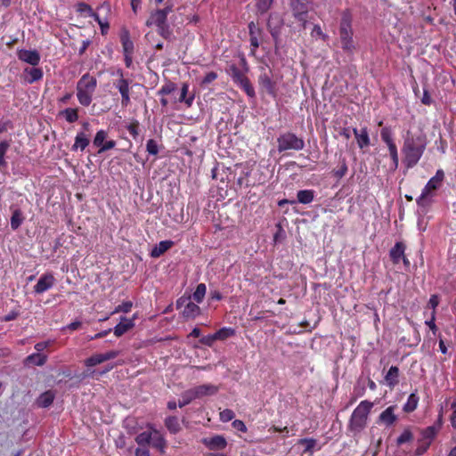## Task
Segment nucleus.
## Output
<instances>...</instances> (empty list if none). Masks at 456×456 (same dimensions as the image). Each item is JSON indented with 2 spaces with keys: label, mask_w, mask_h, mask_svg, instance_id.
<instances>
[{
  "label": "nucleus",
  "mask_w": 456,
  "mask_h": 456,
  "mask_svg": "<svg viewBox=\"0 0 456 456\" xmlns=\"http://www.w3.org/2000/svg\"><path fill=\"white\" fill-rule=\"evenodd\" d=\"M440 186V184L436 183L432 178H430L423 188L421 194L416 200L417 204L419 206H424L426 199L429 196H433V192L436 191Z\"/></svg>",
  "instance_id": "nucleus-18"
},
{
  "label": "nucleus",
  "mask_w": 456,
  "mask_h": 456,
  "mask_svg": "<svg viewBox=\"0 0 456 456\" xmlns=\"http://www.w3.org/2000/svg\"><path fill=\"white\" fill-rule=\"evenodd\" d=\"M60 116H62L68 123H75L78 120V109L77 108H67L60 111Z\"/></svg>",
  "instance_id": "nucleus-35"
},
{
  "label": "nucleus",
  "mask_w": 456,
  "mask_h": 456,
  "mask_svg": "<svg viewBox=\"0 0 456 456\" xmlns=\"http://www.w3.org/2000/svg\"><path fill=\"white\" fill-rule=\"evenodd\" d=\"M47 359H48V357L46 354H43L40 353H34V354L28 355L24 359V364L26 366H31V365L43 366L47 362Z\"/></svg>",
  "instance_id": "nucleus-24"
},
{
  "label": "nucleus",
  "mask_w": 456,
  "mask_h": 456,
  "mask_svg": "<svg viewBox=\"0 0 456 456\" xmlns=\"http://www.w3.org/2000/svg\"><path fill=\"white\" fill-rule=\"evenodd\" d=\"M234 335V330L232 328L224 327L215 332L216 340H225L226 338Z\"/></svg>",
  "instance_id": "nucleus-44"
},
{
  "label": "nucleus",
  "mask_w": 456,
  "mask_h": 456,
  "mask_svg": "<svg viewBox=\"0 0 456 456\" xmlns=\"http://www.w3.org/2000/svg\"><path fill=\"white\" fill-rule=\"evenodd\" d=\"M107 136H108V134L105 130H99L94 138V141H93L94 145L95 147L102 148Z\"/></svg>",
  "instance_id": "nucleus-50"
},
{
  "label": "nucleus",
  "mask_w": 456,
  "mask_h": 456,
  "mask_svg": "<svg viewBox=\"0 0 456 456\" xmlns=\"http://www.w3.org/2000/svg\"><path fill=\"white\" fill-rule=\"evenodd\" d=\"M305 148V141L292 132L281 134L277 138V150L279 152L287 151H301Z\"/></svg>",
  "instance_id": "nucleus-7"
},
{
  "label": "nucleus",
  "mask_w": 456,
  "mask_h": 456,
  "mask_svg": "<svg viewBox=\"0 0 456 456\" xmlns=\"http://www.w3.org/2000/svg\"><path fill=\"white\" fill-rule=\"evenodd\" d=\"M201 443L210 451L224 450L227 446V441L222 435L204 437L201 439Z\"/></svg>",
  "instance_id": "nucleus-14"
},
{
  "label": "nucleus",
  "mask_w": 456,
  "mask_h": 456,
  "mask_svg": "<svg viewBox=\"0 0 456 456\" xmlns=\"http://www.w3.org/2000/svg\"><path fill=\"white\" fill-rule=\"evenodd\" d=\"M452 408L453 410L452 414L451 416V423L453 428H456V401L452 403Z\"/></svg>",
  "instance_id": "nucleus-64"
},
{
  "label": "nucleus",
  "mask_w": 456,
  "mask_h": 456,
  "mask_svg": "<svg viewBox=\"0 0 456 456\" xmlns=\"http://www.w3.org/2000/svg\"><path fill=\"white\" fill-rule=\"evenodd\" d=\"M24 216L22 211L20 208H16L12 211L11 216V228L13 231H16L23 223Z\"/></svg>",
  "instance_id": "nucleus-37"
},
{
  "label": "nucleus",
  "mask_w": 456,
  "mask_h": 456,
  "mask_svg": "<svg viewBox=\"0 0 456 456\" xmlns=\"http://www.w3.org/2000/svg\"><path fill=\"white\" fill-rule=\"evenodd\" d=\"M248 28L251 46L250 54L255 56L256 50L260 45V37L262 36L263 30L254 21H250L248 25Z\"/></svg>",
  "instance_id": "nucleus-13"
},
{
  "label": "nucleus",
  "mask_w": 456,
  "mask_h": 456,
  "mask_svg": "<svg viewBox=\"0 0 456 456\" xmlns=\"http://www.w3.org/2000/svg\"><path fill=\"white\" fill-rule=\"evenodd\" d=\"M373 405V403L363 400L354 410L347 428L354 436L360 434L366 428L368 417Z\"/></svg>",
  "instance_id": "nucleus-2"
},
{
  "label": "nucleus",
  "mask_w": 456,
  "mask_h": 456,
  "mask_svg": "<svg viewBox=\"0 0 456 456\" xmlns=\"http://www.w3.org/2000/svg\"><path fill=\"white\" fill-rule=\"evenodd\" d=\"M396 408V405H391L384 410L378 417L377 423L387 427L393 426L397 420V416L395 414Z\"/></svg>",
  "instance_id": "nucleus-16"
},
{
  "label": "nucleus",
  "mask_w": 456,
  "mask_h": 456,
  "mask_svg": "<svg viewBox=\"0 0 456 456\" xmlns=\"http://www.w3.org/2000/svg\"><path fill=\"white\" fill-rule=\"evenodd\" d=\"M353 17L349 10H345L341 14L339 23V40L341 48L348 54H353L355 50V43L353 38L354 31L352 28Z\"/></svg>",
  "instance_id": "nucleus-4"
},
{
  "label": "nucleus",
  "mask_w": 456,
  "mask_h": 456,
  "mask_svg": "<svg viewBox=\"0 0 456 456\" xmlns=\"http://www.w3.org/2000/svg\"><path fill=\"white\" fill-rule=\"evenodd\" d=\"M173 11L172 5H166L163 9H157L151 12L145 25L155 26L158 34L164 39H169L172 36V29L167 23V15Z\"/></svg>",
  "instance_id": "nucleus-3"
},
{
  "label": "nucleus",
  "mask_w": 456,
  "mask_h": 456,
  "mask_svg": "<svg viewBox=\"0 0 456 456\" xmlns=\"http://www.w3.org/2000/svg\"><path fill=\"white\" fill-rule=\"evenodd\" d=\"M196 399L206 395H213L218 392V387L212 384H204L191 388Z\"/></svg>",
  "instance_id": "nucleus-20"
},
{
  "label": "nucleus",
  "mask_w": 456,
  "mask_h": 456,
  "mask_svg": "<svg viewBox=\"0 0 456 456\" xmlns=\"http://www.w3.org/2000/svg\"><path fill=\"white\" fill-rule=\"evenodd\" d=\"M133 307V302L132 301H125L122 304L118 305L115 307L112 314H118V313H129Z\"/></svg>",
  "instance_id": "nucleus-52"
},
{
  "label": "nucleus",
  "mask_w": 456,
  "mask_h": 456,
  "mask_svg": "<svg viewBox=\"0 0 456 456\" xmlns=\"http://www.w3.org/2000/svg\"><path fill=\"white\" fill-rule=\"evenodd\" d=\"M380 137L383 142L387 146L389 156L392 160L391 169L396 170L399 166V156L397 146L393 138V132L391 127L384 126L380 131Z\"/></svg>",
  "instance_id": "nucleus-8"
},
{
  "label": "nucleus",
  "mask_w": 456,
  "mask_h": 456,
  "mask_svg": "<svg viewBox=\"0 0 456 456\" xmlns=\"http://www.w3.org/2000/svg\"><path fill=\"white\" fill-rule=\"evenodd\" d=\"M116 146V142L113 140L106 141L102 148L99 149L98 152L102 153L104 151H107L110 149H113Z\"/></svg>",
  "instance_id": "nucleus-63"
},
{
  "label": "nucleus",
  "mask_w": 456,
  "mask_h": 456,
  "mask_svg": "<svg viewBox=\"0 0 456 456\" xmlns=\"http://www.w3.org/2000/svg\"><path fill=\"white\" fill-rule=\"evenodd\" d=\"M273 0H256V9L261 14L265 13L273 5Z\"/></svg>",
  "instance_id": "nucleus-46"
},
{
  "label": "nucleus",
  "mask_w": 456,
  "mask_h": 456,
  "mask_svg": "<svg viewBox=\"0 0 456 456\" xmlns=\"http://www.w3.org/2000/svg\"><path fill=\"white\" fill-rule=\"evenodd\" d=\"M200 308L198 305L189 300L185 305V307L183 311V317L187 319H194L196 316L200 315Z\"/></svg>",
  "instance_id": "nucleus-31"
},
{
  "label": "nucleus",
  "mask_w": 456,
  "mask_h": 456,
  "mask_svg": "<svg viewBox=\"0 0 456 456\" xmlns=\"http://www.w3.org/2000/svg\"><path fill=\"white\" fill-rule=\"evenodd\" d=\"M181 400H179L178 406L180 408L186 406L187 404L191 403L193 400L196 399L194 396V394L191 389L186 390L182 394Z\"/></svg>",
  "instance_id": "nucleus-43"
},
{
  "label": "nucleus",
  "mask_w": 456,
  "mask_h": 456,
  "mask_svg": "<svg viewBox=\"0 0 456 456\" xmlns=\"http://www.w3.org/2000/svg\"><path fill=\"white\" fill-rule=\"evenodd\" d=\"M97 87V79L89 73L84 74L77 83V98L78 102L85 107L91 104L93 95Z\"/></svg>",
  "instance_id": "nucleus-5"
},
{
  "label": "nucleus",
  "mask_w": 456,
  "mask_h": 456,
  "mask_svg": "<svg viewBox=\"0 0 456 456\" xmlns=\"http://www.w3.org/2000/svg\"><path fill=\"white\" fill-rule=\"evenodd\" d=\"M174 245V241L172 240H161L159 244H157L151 251V256L153 258H158L162 256L165 252H167L169 248Z\"/></svg>",
  "instance_id": "nucleus-29"
},
{
  "label": "nucleus",
  "mask_w": 456,
  "mask_h": 456,
  "mask_svg": "<svg viewBox=\"0 0 456 456\" xmlns=\"http://www.w3.org/2000/svg\"><path fill=\"white\" fill-rule=\"evenodd\" d=\"M339 164V167L332 171L333 176L338 180L343 178L348 171L346 160L345 158L340 160Z\"/></svg>",
  "instance_id": "nucleus-41"
},
{
  "label": "nucleus",
  "mask_w": 456,
  "mask_h": 456,
  "mask_svg": "<svg viewBox=\"0 0 456 456\" xmlns=\"http://www.w3.org/2000/svg\"><path fill=\"white\" fill-rule=\"evenodd\" d=\"M126 129L133 137V139L136 140L139 136L140 133V123L137 119H133L127 126Z\"/></svg>",
  "instance_id": "nucleus-45"
},
{
  "label": "nucleus",
  "mask_w": 456,
  "mask_h": 456,
  "mask_svg": "<svg viewBox=\"0 0 456 456\" xmlns=\"http://www.w3.org/2000/svg\"><path fill=\"white\" fill-rule=\"evenodd\" d=\"M413 439V435L409 428H406L403 431V433L397 437L396 444L398 445H402L405 443L411 442Z\"/></svg>",
  "instance_id": "nucleus-49"
},
{
  "label": "nucleus",
  "mask_w": 456,
  "mask_h": 456,
  "mask_svg": "<svg viewBox=\"0 0 456 456\" xmlns=\"http://www.w3.org/2000/svg\"><path fill=\"white\" fill-rule=\"evenodd\" d=\"M235 417V414L233 411L230 409H225L223 411L220 412V419L224 422H228L233 419Z\"/></svg>",
  "instance_id": "nucleus-58"
},
{
  "label": "nucleus",
  "mask_w": 456,
  "mask_h": 456,
  "mask_svg": "<svg viewBox=\"0 0 456 456\" xmlns=\"http://www.w3.org/2000/svg\"><path fill=\"white\" fill-rule=\"evenodd\" d=\"M10 145L11 143L7 140L0 142V168L5 167L7 166V162L4 157L10 148Z\"/></svg>",
  "instance_id": "nucleus-40"
},
{
  "label": "nucleus",
  "mask_w": 456,
  "mask_h": 456,
  "mask_svg": "<svg viewBox=\"0 0 456 456\" xmlns=\"http://www.w3.org/2000/svg\"><path fill=\"white\" fill-rule=\"evenodd\" d=\"M272 20H273V15L271 14L269 16V20L267 21V28H268L272 37L274 40H277L279 37V35H280V26H273Z\"/></svg>",
  "instance_id": "nucleus-51"
},
{
  "label": "nucleus",
  "mask_w": 456,
  "mask_h": 456,
  "mask_svg": "<svg viewBox=\"0 0 456 456\" xmlns=\"http://www.w3.org/2000/svg\"><path fill=\"white\" fill-rule=\"evenodd\" d=\"M207 291V287L204 283H200L197 285L195 291L192 294V298L197 303H201L205 297Z\"/></svg>",
  "instance_id": "nucleus-42"
},
{
  "label": "nucleus",
  "mask_w": 456,
  "mask_h": 456,
  "mask_svg": "<svg viewBox=\"0 0 456 456\" xmlns=\"http://www.w3.org/2000/svg\"><path fill=\"white\" fill-rule=\"evenodd\" d=\"M120 42L123 48V53L133 54L134 53V43L130 38V33L127 29H123L120 33Z\"/></svg>",
  "instance_id": "nucleus-25"
},
{
  "label": "nucleus",
  "mask_w": 456,
  "mask_h": 456,
  "mask_svg": "<svg viewBox=\"0 0 456 456\" xmlns=\"http://www.w3.org/2000/svg\"><path fill=\"white\" fill-rule=\"evenodd\" d=\"M406 246L403 241H397L389 251V256L394 265L403 261L405 267L410 266V261L405 256Z\"/></svg>",
  "instance_id": "nucleus-11"
},
{
  "label": "nucleus",
  "mask_w": 456,
  "mask_h": 456,
  "mask_svg": "<svg viewBox=\"0 0 456 456\" xmlns=\"http://www.w3.org/2000/svg\"><path fill=\"white\" fill-rule=\"evenodd\" d=\"M24 73L26 75L25 81L28 84H33L37 82L43 78L44 72L41 68H26L24 69Z\"/></svg>",
  "instance_id": "nucleus-23"
},
{
  "label": "nucleus",
  "mask_w": 456,
  "mask_h": 456,
  "mask_svg": "<svg viewBox=\"0 0 456 456\" xmlns=\"http://www.w3.org/2000/svg\"><path fill=\"white\" fill-rule=\"evenodd\" d=\"M430 446L429 443H423L421 440L419 441V445L415 451V454L418 456L422 455Z\"/></svg>",
  "instance_id": "nucleus-61"
},
{
  "label": "nucleus",
  "mask_w": 456,
  "mask_h": 456,
  "mask_svg": "<svg viewBox=\"0 0 456 456\" xmlns=\"http://www.w3.org/2000/svg\"><path fill=\"white\" fill-rule=\"evenodd\" d=\"M55 282L54 276L51 273H45L42 274L34 286V291L37 294H42L46 290L50 289Z\"/></svg>",
  "instance_id": "nucleus-15"
},
{
  "label": "nucleus",
  "mask_w": 456,
  "mask_h": 456,
  "mask_svg": "<svg viewBox=\"0 0 456 456\" xmlns=\"http://www.w3.org/2000/svg\"><path fill=\"white\" fill-rule=\"evenodd\" d=\"M150 444H151L153 448L159 450L161 454L165 453L167 441L159 431L153 429L152 440Z\"/></svg>",
  "instance_id": "nucleus-26"
},
{
  "label": "nucleus",
  "mask_w": 456,
  "mask_h": 456,
  "mask_svg": "<svg viewBox=\"0 0 456 456\" xmlns=\"http://www.w3.org/2000/svg\"><path fill=\"white\" fill-rule=\"evenodd\" d=\"M438 432V428L436 426H429L421 430V442L429 443L431 444L432 441L436 437Z\"/></svg>",
  "instance_id": "nucleus-33"
},
{
  "label": "nucleus",
  "mask_w": 456,
  "mask_h": 456,
  "mask_svg": "<svg viewBox=\"0 0 456 456\" xmlns=\"http://www.w3.org/2000/svg\"><path fill=\"white\" fill-rule=\"evenodd\" d=\"M217 73L215 71H210L206 74L201 81V85H208L214 82L217 78Z\"/></svg>",
  "instance_id": "nucleus-59"
},
{
  "label": "nucleus",
  "mask_w": 456,
  "mask_h": 456,
  "mask_svg": "<svg viewBox=\"0 0 456 456\" xmlns=\"http://www.w3.org/2000/svg\"><path fill=\"white\" fill-rule=\"evenodd\" d=\"M165 426L172 434H177L181 430L179 419L175 416H169L166 418Z\"/></svg>",
  "instance_id": "nucleus-36"
},
{
  "label": "nucleus",
  "mask_w": 456,
  "mask_h": 456,
  "mask_svg": "<svg viewBox=\"0 0 456 456\" xmlns=\"http://www.w3.org/2000/svg\"><path fill=\"white\" fill-rule=\"evenodd\" d=\"M308 13H309V11L302 12L301 16L297 15V13L292 14L294 19L300 23V26L303 29L306 28V26L308 23V20H307Z\"/></svg>",
  "instance_id": "nucleus-55"
},
{
  "label": "nucleus",
  "mask_w": 456,
  "mask_h": 456,
  "mask_svg": "<svg viewBox=\"0 0 456 456\" xmlns=\"http://www.w3.org/2000/svg\"><path fill=\"white\" fill-rule=\"evenodd\" d=\"M311 1L310 0H289V4L292 14H302V12L309 11Z\"/></svg>",
  "instance_id": "nucleus-22"
},
{
  "label": "nucleus",
  "mask_w": 456,
  "mask_h": 456,
  "mask_svg": "<svg viewBox=\"0 0 456 456\" xmlns=\"http://www.w3.org/2000/svg\"><path fill=\"white\" fill-rule=\"evenodd\" d=\"M55 398V393L53 390H47L42 393L37 399V404L41 408L49 407Z\"/></svg>",
  "instance_id": "nucleus-30"
},
{
  "label": "nucleus",
  "mask_w": 456,
  "mask_h": 456,
  "mask_svg": "<svg viewBox=\"0 0 456 456\" xmlns=\"http://www.w3.org/2000/svg\"><path fill=\"white\" fill-rule=\"evenodd\" d=\"M189 91V85L187 83H183L181 88V94L179 97L180 102H184L187 107H191L194 101V94L187 96Z\"/></svg>",
  "instance_id": "nucleus-38"
},
{
  "label": "nucleus",
  "mask_w": 456,
  "mask_h": 456,
  "mask_svg": "<svg viewBox=\"0 0 456 456\" xmlns=\"http://www.w3.org/2000/svg\"><path fill=\"white\" fill-rule=\"evenodd\" d=\"M146 151L149 154L156 156L159 153V146L154 139H149L146 143Z\"/></svg>",
  "instance_id": "nucleus-54"
},
{
  "label": "nucleus",
  "mask_w": 456,
  "mask_h": 456,
  "mask_svg": "<svg viewBox=\"0 0 456 456\" xmlns=\"http://www.w3.org/2000/svg\"><path fill=\"white\" fill-rule=\"evenodd\" d=\"M426 136H414L411 131H407L402 148V152L404 155L403 162L407 168H412L418 164L426 150Z\"/></svg>",
  "instance_id": "nucleus-1"
},
{
  "label": "nucleus",
  "mask_w": 456,
  "mask_h": 456,
  "mask_svg": "<svg viewBox=\"0 0 456 456\" xmlns=\"http://www.w3.org/2000/svg\"><path fill=\"white\" fill-rule=\"evenodd\" d=\"M18 58L32 66L39 64L41 57L37 50L20 49L17 52Z\"/></svg>",
  "instance_id": "nucleus-17"
},
{
  "label": "nucleus",
  "mask_w": 456,
  "mask_h": 456,
  "mask_svg": "<svg viewBox=\"0 0 456 456\" xmlns=\"http://www.w3.org/2000/svg\"><path fill=\"white\" fill-rule=\"evenodd\" d=\"M176 85L171 81H167L161 88L158 91L159 95H167L176 90Z\"/></svg>",
  "instance_id": "nucleus-47"
},
{
  "label": "nucleus",
  "mask_w": 456,
  "mask_h": 456,
  "mask_svg": "<svg viewBox=\"0 0 456 456\" xmlns=\"http://www.w3.org/2000/svg\"><path fill=\"white\" fill-rule=\"evenodd\" d=\"M311 36L313 37H321L323 41H325L328 37L326 34L322 32V29L319 24H315L311 31Z\"/></svg>",
  "instance_id": "nucleus-56"
},
{
  "label": "nucleus",
  "mask_w": 456,
  "mask_h": 456,
  "mask_svg": "<svg viewBox=\"0 0 456 456\" xmlns=\"http://www.w3.org/2000/svg\"><path fill=\"white\" fill-rule=\"evenodd\" d=\"M240 61L244 70H240L235 64H232L230 66L231 76L233 82L237 84L248 97L254 98L256 96L255 89L250 80L246 76V73L248 71V62L245 57H242Z\"/></svg>",
  "instance_id": "nucleus-6"
},
{
  "label": "nucleus",
  "mask_w": 456,
  "mask_h": 456,
  "mask_svg": "<svg viewBox=\"0 0 456 456\" xmlns=\"http://www.w3.org/2000/svg\"><path fill=\"white\" fill-rule=\"evenodd\" d=\"M232 425L238 431L245 433L248 430L245 423L240 419L233 420Z\"/></svg>",
  "instance_id": "nucleus-62"
},
{
  "label": "nucleus",
  "mask_w": 456,
  "mask_h": 456,
  "mask_svg": "<svg viewBox=\"0 0 456 456\" xmlns=\"http://www.w3.org/2000/svg\"><path fill=\"white\" fill-rule=\"evenodd\" d=\"M316 444L317 441L314 438H302L298 441V444L305 445V452H311L314 446L316 445Z\"/></svg>",
  "instance_id": "nucleus-48"
},
{
  "label": "nucleus",
  "mask_w": 456,
  "mask_h": 456,
  "mask_svg": "<svg viewBox=\"0 0 456 456\" xmlns=\"http://www.w3.org/2000/svg\"><path fill=\"white\" fill-rule=\"evenodd\" d=\"M77 11L87 17H89L94 12L93 8L88 4L83 2L77 4Z\"/></svg>",
  "instance_id": "nucleus-53"
},
{
  "label": "nucleus",
  "mask_w": 456,
  "mask_h": 456,
  "mask_svg": "<svg viewBox=\"0 0 456 456\" xmlns=\"http://www.w3.org/2000/svg\"><path fill=\"white\" fill-rule=\"evenodd\" d=\"M117 74L119 78L114 81L113 86L121 94V105L126 108L130 104V83L131 80L124 77L122 69H118Z\"/></svg>",
  "instance_id": "nucleus-9"
},
{
  "label": "nucleus",
  "mask_w": 456,
  "mask_h": 456,
  "mask_svg": "<svg viewBox=\"0 0 456 456\" xmlns=\"http://www.w3.org/2000/svg\"><path fill=\"white\" fill-rule=\"evenodd\" d=\"M90 143V140L85 132H78L75 137L74 144L71 151H76L80 150L83 151Z\"/></svg>",
  "instance_id": "nucleus-28"
},
{
  "label": "nucleus",
  "mask_w": 456,
  "mask_h": 456,
  "mask_svg": "<svg viewBox=\"0 0 456 456\" xmlns=\"http://www.w3.org/2000/svg\"><path fill=\"white\" fill-rule=\"evenodd\" d=\"M134 319H135V317H134L132 319H127L126 317H121L120 322L118 323L114 327L113 330H114L115 336L116 337H121L126 332H127L128 330L133 329V327L134 326Z\"/></svg>",
  "instance_id": "nucleus-21"
},
{
  "label": "nucleus",
  "mask_w": 456,
  "mask_h": 456,
  "mask_svg": "<svg viewBox=\"0 0 456 456\" xmlns=\"http://www.w3.org/2000/svg\"><path fill=\"white\" fill-rule=\"evenodd\" d=\"M119 354V351L117 350H110L103 354H94L85 360V365L86 367H94L106 361L115 359Z\"/></svg>",
  "instance_id": "nucleus-12"
},
{
  "label": "nucleus",
  "mask_w": 456,
  "mask_h": 456,
  "mask_svg": "<svg viewBox=\"0 0 456 456\" xmlns=\"http://www.w3.org/2000/svg\"><path fill=\"white\" fill-rule=\"evenodd\" d=\"M216 341V338L215 337V333L208 336H204L200 338V342L202 345L211 346Z\"/></svg>",
  "instance_id": "nucleus-60"
},
{
  "label": "nucleus",
  "mask_w": 456,
  "mask_h": 456,
  "mask_svg": "<svg viewBox=\"0 0 456 456\" xmlns=\"http://www.w3.org/2000/svg\"><path fill=\"white\" fill-rule=\"evenodd\" d=\"M54 344V340L48 339L46 341L38 342L35 345V349L37 353H40L44 351L45 349L48 348L49 346H53Z\"/></svg>",
  "instance_id": "nucleus-57"
},
{
  "label": "nucleus",
  "mask_w": 456,
  "mask_h": 456,
  "mask_svg": "<svg viewBox=\"0 0 456 456\" xmlns=\"http://www.w3.org/2000/svg\"><path fill=\"white\" fill-rule=\"evenodd\" d=\"M419 396L418 395L417 392L411 393L407 399V402L404 403L403 410L406 413H411L414 411L419 404Z\"/></svg>",
  "instance_id": "nucleus-32"
},
{
  "label": "nucleus",
  "mask_w": 456,
  "mask_h": 456,
  "mask_svg": "<svg viewBox=\"0 0 456 456\" xmlns=\"http://www.w3.org/2000/svg\"><path fill=\"white\" fill-rule=\"evenodd\" d=\"M353 133L356 139L357 145L361 150L370 145V139L369 136L368 128L366 126L361 128L360 130L357 128H353Z\"/></svg>",
  "instance_id": "nucleus-19"
},
{
  "label": "nucleus",
  "mask_w": 456,
  "mask_h": 456,
  "mask_svg": "<svg viewBox=\"0 0 456 456\" xmlns=\"http://www.w3.org/2000/svg\"><path fill=\"white\" fill-rule=\"evenodd\" d=\"M152 435L153 429L151 431H143L136 436L135 442L142 447L147 446L152 440Z\"/></svg>",
  "instance_id": "nucleus-39"
},
{
  "label": "nucleus",
  "mask_w": 456,
  "mask_h": 456,
  "mask_svg": "<svg viewBox=\"0 0 456 456\" xmlns=\"http://www.w3.org/2000/svg\"><path fill=\"white\" fill-rule=\"evenodd\" d=\"M314 190H300L297 193V201L301 204H310L314 199Z\"/></svg>",
  "instance_id": "nucleus-34"
},
{
  "label": "nucleus",
  "mask_w": 456,
  "mask_h": 456,
  "mask_svg": "<svg viewBox=\"0 0 456 456\" xmlns=\"http://www.w3.org/2000/svg\"><path fill=\"white\" fill-rule=\"evenodd\" d=\"M399 368L391 366L385 376V382L390 388H394L399 383Z\"/></svg>",
  "instance_id": "nucleus-27"
},
{
  "label": "nucleus",
  "mask_w": 456,
  "mask_h": 456,
  "mask_svg": "<svg viewBox=\"0 0 456 456\" xmlns=\"http://www.w3.org/2000/svg\"><path fill=\"white\" fill-rule=\"evenodd\" d=\"M261 69L262 73L257 79L258 86L263 92L275 98L277 96L276 82L272 78L271 74L265 71V68L262 67ZM270 73H272L271 69Z\"/></svg>",
  "instance_id": "nucleus-10"
}]
</instances>
